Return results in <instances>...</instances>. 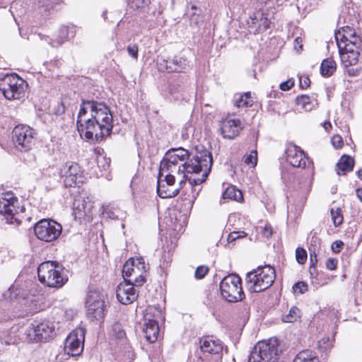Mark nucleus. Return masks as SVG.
<instances>
[{
  "mask_svg": "<svg viewBox=\"0 0 362 362\" xmlns=\"http://www.w3.org/2000/svg\"><path fill=\"white\" fill-rule=\"evenodd\" d=\"M293 289L294 292L298 291L300 293H304L308 291V284L303 281H298L293 286Z\"/></svg>",
  "mask_w": 362,
  "mask_h": 362,
  "instance_id": "obj_49",
  "label": "nucleus"
},
{
  "mask_svg": "<svg viewBox=\"0 0 362 362\" xmlns=\"http://www.w3.org/2000/svg\"><path fill=\"white\" fill-rule=\"evenodd\" d=\"M240 119H230L223 120L221 124V133L223 138L232 139L237 136L241 129Z\"/></svg>",
  "mask_w": 362,
  "mask_h": 362,
  "instance_id": "obj_19",
  "label": "nucleus"
},
{
  "mask_svg": "<svg viewBox=\"0 0 362 362\" xmlns=\"http://www.w3.org/2000/svg\"><path fill=\"white\" fill-rule=\"evenodd\" d=\"M158 64L160 69H165L169 73H184L191 69L190 62L188 59L181 56H175L173 59L168 60L163 59Z\"/></svg>",
  "mask_w": 362,
  "mask_h": 362,
  "instance_id": "obj_14",
  "label": "nucleus"
},
{
  "mask_svg": "<svg viewBox=\"0 0 362 362\" xmlns=\"http://www.w3.org/2000/svg\"><path fill=\"white\" fill-rule=\"evenodd\" d=\"M278 344L276 341H259L250 354L248 362H276Z\"/></svg>",
  "mask_w": 362,
  "mask_h": 362,
  "instance_id": "obj_9",
  "label": "nucleus"
},
{
  "mask_svg": "<svg viewBox=\"0 0 362 362\" xmlns=\"http://www.w3.org/2000/svg\"><path fill=\"white\" fill-rule=\"evenodd\" d=\"M294 48L297 52H300L303 49V40L300 37H297L294 40Z\"/></svg>",
  "mask_w": 362,
  "mask_h": 362,
  "instance_id": "obj_60",
  "label": "nucleus"
},
{
  "mask_svg": "<svg viewBox=\"0 0 362 362\" xmlns=\"http://www.w3.org/2000/svg\"><path fill=\"white\" fill-rule=\"evenodd\" d=\"M269 24L270 21H269V19L267 17L264 16L263 13H261L260 23L258 25L259 28L265 30L267 28H269Z\"/></svg>",
  "mask_w": 362,
  "mask_h": 362,
  "instance_id": "obj_52",
  "label": "nucleus"
},
{
  "mask_svg": "<svg viewBox=\"0 0 362 362\" xmlns=\"http://www.w3.org/2000/svg\"><path fill=\"white\" fill-rule=\"evenodd\" d=\"M128 54L135 59L138 58L139 47L136 44L129 45L127 46Z\"/></svg>",
  "mask_w": 362,
  "mask_h": 362,
  "instance_id": "obj_50",
  "label": "nucleus"
},
{
  "mask_svg": "<svg viewBox=\"0 0 362 362\" xmlns=\"http://www.w3.org/2000/svg\"><path fill=\"white\" fill-rule=\"evenodd\" d=\"M213 164L211 153L204 150L197 152L187 160L186 163L170 162V158L164 156L160 164V174L165 173L175 175H184V177L188 180L192 189L193 202L199 194L201 188L197 187L203 183L207 178Z\"/></svg>",
  "mask_w": 362,
  "mask_h": 362,
  "instance_id": "obj_2",
  "label": "nucleus"
},
{
  "mask_svg": "<svg viewBox=\"0 0 362 362\" xmlns=\"http://www.w3.org/2000/svg\"><path fill=\"white\" fill-rule=\"evenodd\" d=\"M336 62L331 58L324 59L320 66V73L323 76H330L336 71Z\"/></svg>",
  "mask_w": 362,
  "mask_h": 362,
  "instance_id": "obj_29",
  "label": "nucleus"
},
{
  "mask_svg": "<svg viewBox=\"0 0 362 362\" xmlns=\"http://www.w3.org/2000/svg\"><path fill=\"white\" fill-rule=\"evenodd\" d=\"M296 103L302 109L305 111H310L313 108V103L311 102L309 96L306 95H301L296 98Z\"/></svg>",
  "mask_w": 362,
  "mask_h": 362,
  "instance_id": "obj_35",
  "label": "nucleus"
},
{
  "mask_svg": "<svg viewBox=\"0 0 362 362\" xmlns=\"http://www.w3.org/2000/svg\"><path fill=\"white\" fill-rule=\"evenodd\" d=\"M209 272V267L206 266H199L196 269L194 276L197 279H203Z\"/></svg>",
  "mask_w": 362,
  "mask_h": 362,
  "instance_id": "obj_47",
  "label": "nucleus"
},
{
  "mask_svg": "<svg viewBox=\"0 0 362 362\" xmlns=\"http://www.w3.org/2000/svg\"><path fill=\"white\" fill-rule=\"evenodd\" d=\"M79 166L76 163L67 162L61 170L62 177H64V182L66 187L76 185L77 175L79 173Z\"/></svg>",
  "mask_w": 362,
  "mask_h": 362,
  "instance_id": "obj_18",
  "label": "nucleus"
},
{
  "mask_svg": "<svg viewBox=\"0 0 362 362\" xmlns=\"http://www.w3.org/2000/svg\"><path fill=\"white\" fill-rule=\"evenodd\" d=\"M92 204L87 202L83 197H77L73 202V215L76 219H84L89 216Z\"/></svg>",
  "mask_w": 362,
  "mask_h": 362,
  "instance_id": "obj_20",
  "label": "nucleus"
},
{
  "mask_svg": "<svg viewBox=\"0 0 362 362\" xmlns=\"http://www.w3.org/2000/svg\"><path fill=\"white\" fill-rule=\"evenodd\" d=\"M244 162L247 165L255 167L257 163V151L254 150L249 155H246L244 157Z\"/></svg>",
  "mask_w": 362,
  "mask_h": 362,
  "instance_id": "obj_40",
  "label": "nucleus"
},
{
  "mask_svg": "<svg viewBox=\"0 0 362 362\" xmlns=\"http://www.w3.org/2000/svg\"><path fill=\"white\" fill-rule=\"evenodd\" d=\"M332 142L333 146L336 148H341L343 144L342 139L339 136H333Z\"/></svg>",
  "mask_w": 362,
  "mask_h": 362,
  "instance_id": "obj_61",
  "label": "nucleus"
},
{
  "mask_svg": "<svg viewBox=\"0 0 362 362\" xmlns=\"http://www.w3.org/2000/svg\"><path fill=\"white\" fill-rule=\"evenodd\" d=\"M286 160L294 168H305L309 158L301 148L296 145L290 144L286 150Z\"/></svg>",
  "mask_w": 362,
  "mask_h": 362,
  "instance_id": "obj_15",
  "label": "nucleus"
},
{
  "mask_svg": "<svg viewBox=\"0 0 362 362\" xmlns=\"http://www.w3.org/2000/svg\"><path fill=\"white\" fill-rule=\"evenodd\" d=\"M59 34L66 40L70 37H74L75 35L74 31L69 32V27L65 25L60 27Z\"/></svg>",
  "mask_w": 362,
  "mask_h": 362,
  "instance_id": "obj_48",
  "label": "nucleus"
},
{
  "mask_svg": "<svg viewBox=\"0 0 362 362\" xmlns=\"http://www.w3.org/2000/svg\"><path fill=\"white\" fill-rule=\"evenodd\" d=\"M275 274V269L269 265L258 267L247 274L246 286L251 292L263 291L273 284L276 277Z\"/></svg>",
  "mask_w": 362,
  "mask_h": 362,
  "instance_id": "obj_4",
  "label": "nucleus"
},
{
  "mask_svg": "<svg viewBox=\"0 0 362 362\" xmlns=\"http://www.w3.org/2000/svg\"><path fill=\"white\" fill-rule=\"evenodd\" d=\"M355 32L353 30V29L349 26H343L341 30H339L335 33V37L337 42V45L343 44L344 42H346L349 39V37H351L353 34H354Z\"/></svg>",
  "mask_w": 362,
  "mask_h": 362,
  "instance_id": "obj_30",
  "label": "nucleus"
},
{
  "mask_svg": "<svg viewBox=\"0 0 362 362\" xmlns=\"http://www.w3.org/2000/svg\"><path fill=\"white\" fill-rule=\"evenodd\" d=\"M56 0H43L41 6L45 8V11H49L51 9H54L55 6Z\"/></svg>",
  "mask_w": 362,
  "mask_h": 362,
  "instance_id": "obj_51",
  "label": "nucleus"
},
{
  "mask_svg": "<svg viewBox=\"0 0 362 362\" xmlns=\"http://www.w3.org/2000/svg\"><path fill=\"white\" fill-rule=\"evenodd\" d=\"M220 290L223 298L230 303L240 301L245 296L241 278L236 274L225 276L220 283Z\"/></svg>",
  "mask_w": 362,
  "mask_h": 362,
  "instance_id": "obj_7",
  "label": "nucleus"
},
{
  "mask_svg": "<svg viewBox=\"0 0 362 362\" xmlns=\"http://www.w3.org/2000/svg\"><path fill=\"white\" fill-rule=\"evenodd\" d=\"M134 269L136 271L135 273L136 274H137V273H141V272H147V267L142 258L134 259Z\"/></svg>",
  "mask_w": 362,
  "mask_h": 362,
  "instance_id": "obj_43",
  "label": "nucleus"
},
{
  "mask_svg": "<svg viewBox=\"0 0 362 362\" xmlns=\"http://www.w3.org/2000/svg\"><path fill=\"white\" fill-rule=\"evenodd\" d=\"M48 37H46L45 40L47 41L48 44L53 47H58L62 45L64 43V42L66 41V40L64 38L62 35H60L59 33L57 37L54 40L50 39L48 40Z\"/></svg>",
  "mask_w": 362,
  "mask_h": 362,
  "instance_id": "obj_42",
  "label": "nucleus"
},
{
  "mask_svg": "<svg viewBox=\"0 0 362 362\" xmlns=\"http://www.w3.org/2000/svg\"><path fill=\"white\" fill-rule=\"evenodd\" d=\"M146 272H141V273L133 275L132 277L128 280L132 281V284H133L134 286H141L146 281Z\"/></svg>",
  "mask_w": 362,
  "mask_h": 362,
  "instance_id": "obj_38",
  "label": "nucleus"
},
{
  "mask_svg": "<svg viewBox=\"0 0 362 362\" xmlns=\"http://www.w3.org/2000/svg\"><path fill=\"white\" fill-rule=\"evenodd\" d=\"M145 315V322L143 326V333L149 343H153L158 339L159 327L158 322L154 319L147 318Z\"/></svg>",
  "mask_w": 362,
  "mask_h": 362,
  "instance_id": "obj_21",
  "label": "nucleus"
},
{
  "mask_svg": "<svg viewBox=\"0 0 362 362\" xmlns=\"http://www.w3.org/2000/svg\"><path fill=\"white\" fill-rule=\"evenodd\" d=\"M347 72L349 76H356L357 74V70L354 69H349L347 70Z\"/></svg>",
  "mask_w": 362,
  "mask_h": 362,
  "instance_id": "obj_63",
  "label": "nucleus"
},
{
  "mask_svg": "<svg viewBox=\"0 0 362 362\" xmlns=\"http://www.w3.org/2000/svg\"><path fill=\"white\" fill-rule=\"evenodd\" d=\"M87 315L92 320H102L106 313L105 296L98 291L88 293L86 302Z\"/></svg>",
  "mask_w": 362,
  "mask_h": 362,
  "instance_id": "obj_12",
  "label": "nucleus"
},
{
  "mask_svg": "<svg viewBox=\"0 0 362 362\" xmlns=\"http://www.w3.org/2000/svg\"><path fill=\"white\" fill-rule=\"evenodd\" d=\"M293 362H320L316 354L310 349L300 351L293 360Z\"/></svg>",
  "mask_w": 362,
  "mask_h": 362,
  "instance_id": "obj_28",
  "label": "nucleus"
},
{
  "mask_svg": "<svg viewBox=\"0 0 362 362\" xmlns=\"http://www.w3.org/2000/svg\"><path fill=\"white\" fill-rule=\"evenodd\" d=\"M35 130L29 126H16L11 132L12 141L16 149L25 153L30 151L35 144Z\"/></svg>",
  "mask_w": 362,
  "mask_h": 362,
  "instance_id": "obj_8",
  "label": "nucleus"
},
{
  "mask_svg": "<svg viewBox=\"0 0 362 362\" xmlns=\"http://www.w3.org/2000/svg\"><path fill=\"white\" fill-rule=\"evenodd\" d=\"M296 258L297 262L303 264L307 260V252L302 247H298L296 250Z\"/></svg>",
  "mask_w": 362,
  "mask_h": 362,
  "instance_id": "obj_41",
  "label": "nucleus"
},
{
  "mask_svg": "<svg viewBox=\"0 0 362 362\" xmlns=\"http://www.w3.org/2000/svg\"><path fill=\"white\" fill-rule=\"evenodd\" d=\"M344 246V243L341 240L334 241L331 246L332 250L334 253H339L341 252Z\"/></svg>",
  "mask_w": 362,
  "mask_h": 362,
  "instance_id": "obj_54",
  "label": "nucleus"
},
{
  "mask_svg": "<svg viewBox=\"0 0 362 362\" xmlns=\"http://www.w3.org/2000/svg\"><path fill=\"white\" fill-rule=\"evenodd\" d=\"M39 281L48 287L61 288L68 281L67 270L57 261H47L37 268Z\"/></svg>",
  "mask_w": 362,
  "mask_h": 362,
  "instance_id": "obj_3",
  "label": "nucleus"
},
{
  "mask_svg": "<svg viewBox=\"0 0 362 362\" xmlns=\"http://www.w3.org/2000/svg\"><path fill=\"white\" fill-rule=\"evenodd\" d=\"M300 317V310L296 306H292L288 313L282 317L284 322H294L297 321Z\"/></svg>",
  "mask_w": 362,
  "mask_h": 362,
  "instance_id": "obj_33",
  "label": "nucleus"
},
{
  "mask_svg": "<svg viewBox=\"0 0 362 362\" xmlns=\"http://www.w3.org/2000/svg\"><path fill=\"white\" fill-rule=\"evenodd\" d=\"M172 185L163 182L160 177H158L157 193L163 199L172 198L177 196L180 192V187L173 188Z\"/></svg>",
  "mask_w": 362,
  "mask_h": 362,
  "instance_id": "obj_22",
  "label": "nucleus"
},
{
  "mask_svg": "<svg viewBox=\"0 0 362 362\" xmlns=\"http://www.w3.org/2000/svg\"><path fill=\"white\" fill-rule=\"evenodd\" d=\"M2 86L1 93L6 99H18L24 92L25 81L15 73H7L1 77Z\"/></svg>",
  "mask_w": 362,
  "mask_h": 362,
  "instance_id": "obj_10",
  "label": "nucleus"
},
{
  "mask_svg": "<svg viewBox=\"0 0 362 362\" xmlns=\"http://www.w3.org/2000/svg\"><path fill=\"white\" fill-rule=\"evenodd\" d=\"M66 107L63 101L57 104V105L54 107V112L57 115H61L65 112Z\"/></svg>",
  "mask_w": 362,
  "mask_h": 362,
  "instance_id": "obj_57",
  "label": "nucleus"
},
{
  "mask_svg": "<svg viewBox=\"0 0 362 362\" xmlns=\"http://www.w3.org/2000/svg\"><path fill=\"white\" fill-rule=\"evenodd\" d=\"M165 156L170 158V162H179L186 163L187 160L192 158L190 157V154L187 150L183 148H172L168 151L165 155Z\"/></svg>",
  "mask_w": 362,
  "mask_h": 362,
  "instance_id": "obj_23",
  "label": "nucleus"
},
{
  "mask_svg": "<svg viewBox=\"0 0 362 362\" xmlns=\"http://www.w3.org/2000/svg\"><path fill=\"white\" fill-rule=\"evenodd\" d=\"M354 166V160L351 156L344 155L337 164L336 171L338 175H345L346 173L353 170Z\"/></svg>",
  "mask_w": 362,
  "mask_h": 362,
  "instance_id": "obj_25",
  "label": "nucleus"
},
{
  "mask_svg": "<svg viewBox=\"0 0 362 362\" xmlns=\"http://www.w3.org/2000/svg\"><path fill=\"white\" fill-rule=\"evenodd\" d=\"M356 194H357V197H358V199L361 200V202H362V188H360V189H357L356 190Z\"/></svg>",
  "mask_w": 362,
  "mask_h": 362,
  "instance_id": "obj_64",
  "label": "nucleus"
},
{
  "mask_svg": "<svg viewBox=\"0 0 362 362\" xmlns=\"http://www.w3.org/2000/svg\"><path fill=\"white\" fill-rule=\"evenodd\" d=\"M331 216L333 224L336 227L340 226L343 223L344 218L341 214V210L339 208H337V209H332Z\"/></svg>",
  "mask_w": 362,
  "mask_h": 362,
  "instance_id": "obj_37",
  "label": "nucleus"
},
{
  "mask_svg": "<svg viewBox=\"0 0 362 362\" xmlns=\"http://www.w3.org/2000/svg\"><path fill=\"white\" fill-rule=\"evenodd\" d=\"M338 260L336 258H329L326 262V267L329 270H335L337 267Z\"/></svg>",
  "mask_w": 362,
  "mask_h": 362,
  "instance_id": "obj_53",
  "label": "nucleus"
},
{
  "mask_svg": "<svg viewBox=\"0 0 362 362\" xmlns=\"http://www.w3.org/2000/svg\"><path fill=\"white\" fill-rule=\"evenodd\" d=\"M200 353L196 362H219L222 358L223 342L213 336L202 337L199 341Z\"/></svg>",
  "mask_w": 362,
  "mask_h": 362,
  "instance_id": "obj_6",
  "label": "nucleus"
},
{
  "mask_svg": "<svg viewBox=\"0 0 362 362\" xmlns=\"http://www.w3.org/2000/svg\"><path fill=\"white\" fill-rule=\"evenodd\" d=\"M136 270L134 269V259H129L123 266L122 274L124 281H128L127 278L131 279L133 275L136 274Z\"/></svg>",
  "mask_w": 362,
  "mask_h": 362,
  "instance_id": "obj_34",
  "label": "nucleus"
},
{
  "mask_svg": "<svg viewBox=\"0 0 362 362\" xmlns=\"http://www.w3.org/2000/svg\"><path fill=\"white\" fill-rule=\"evenodd\" d=\"M185 78H180L173 81L169 84V93L175 100H180L182 98V93L185 90Z\"/></svg>",
  "mask_w": 362,
  "mask_h": 362,
  "instance_id": "obj_24",
  "label": "nucleus"
},
{
  "mask_svg": "<svg viewBox=\"0 0 362 362\" xmlns=\"http://www.w3.org/2000/svg\"><path fill=\"white\" fill-rule=\"evenodd\" d=\"M20 207L18 197L11 191L1 192V216L5 223L16 228L21 223L19 218Z\"/></svg>",
  "mask_w": 362,
  "mask_h": 362,
  "instance_id": "obj_5",
  "label": "nucleus"
},
{
  "mask_svg": "<svg viewBox=\"0 0 362 362\" xmlns=\"http://www.w3.org/2000/svg\"><path fill=\"white\" fill-rule=\"evenodd\" d=\"M4 297L9 300L16 299L20 296V291L16 288V286H11L8 291L4 293Z\"/></svg>",
  "mask_w": 362,
  "mask_h": 362,
  "instance_id": "obj_39",
  "label": "nucleus"
},
{
  "mask_svg": "<svg viewBox=\"0 0 362 362\" xmlns=\"http://www.w3.org/2000/svg\"><path fill=\"white\" fill-rule=\"evenodd\" d=\"M240 237H241V235H239L238 232H235V231L232 232V233H229V235H228V241L233 242L235 240H237L238 238H239Z\"/></svg>",
  "mask_w": 362,
  "mask_h": 362,
  "instance_id": "obj_62",
  "label": "nucleus"
},
{
  "mask_svg": "<svg viewBox=\"0 0 362 362\" xmlns=\"http://www.w3.org/2000/svg\"><path fill=\"white\" fill-rule=\"evenodd\" d=\"M261 233L264 238L269 239V238L272 237L273 233L272 226L268 224L265 225V226L262 228Z\"/></svg>",
  "mask_w": 362,
  "mask_h": 362,
  "instance_id": "obj_56",
  "label": "nucleus"
},
{
  "mask_svg": "<svg viewBox=\"0 0 362 362\" xmlns=\"http://www.w3.org/2000/svg\"><path fill=\"white\" fill-rule=\"evenodd\" d=\"M117 300L122 304L128 305L137 298V294L131 280L120 283L117 288Z\"/></svg>",
  "mask_w": 362,
  "mask_h": 362,
  "instance_id": "obj_17",
  "label": "nucleus"
},
{
  "mask_svg": "<svg viewBox=\"0 0 362 362\" xmlns=\"http://www.w3.org/2000/svg\"><path fill=\"white\" fill-rule=\"evenodd\" d=\"M310 83V78L308 76L300 77V87L303 89L307 88L309 87Z\"/></svg>",
  "mask_w": 362,
  "mask_h": 362,
  "instance_id": "obj_59",
  "label": "nucleus"
},
{
  "mask_svg": "<svg viewBox=\"0 0 362 362\" xmlns=\"http://www.w3.org/2000/svg\"><path fill=\"white\" fill-rule=\"evenodd\" d=\"M127 4L130 8L139 12L148 13L152 8L150 6L151 0H127Z\"/></svg>",
  "mask_w": 362,
  "mask_h": 362,
  "instance_id": "obj_27",
  "label": "nucleus"
},
{
  "mask_svg": "<svg viewBox=\"0 0 362 362\" xmlns=\"http://www.w3.org/2000/svg\"><path fill=\"white\" fill-rule=\"evenodd\" d=\"M78 132L86 139L101 141L112 133L113 117L110 107L94 99H82L78 113Z\"/></svg>",
  "mask_w": 362,
  "mask_h": 362,
  "instance_id": "obj_1",
  "label": "nucleus"
},
{
  "mask_svg": "<svg viewBox=\"0 0 362 362\" xmlns=\"http://www.w3.org/2000/svg\"><path fill=\"white\" fill-rule=\"evenodd\" d=\"M111 332L112 335L120 340L122 344L126 343V332L121 323L118 322H115L112 326Z\"/></svg>",
  "mask_w": 362,
  "mask_h": 362,
  "instance_id": "obj_31",
  "label": "nucleus"
},
{
  "mask_svg": "<svg viewBox=\"0 0 362 362\" xmlns=\"http://www.w3.org/2000/svg\"><path fill=\"white\" fill-rule=\"evenodd\" d=\"M338 46V48H339V50H346V52L349 51V49H350V51L351 50H356L358 52H360L361 51V45H355V44H351V43H348L347 41L346 42H344L343 44L341 45H337Z\"/></svg>",
  "mask_w": 362,
  "mask_h": 362,
  "instance_id": "obj_44",
  "label": "nucleus"
},
{
  "mask_svg": "<svg viewBox=\"0 0 362 362\" xmlns=\"http://www.w3.org/2000/svg\"><path fill=\"white\" fill-rule=\"evenodd\" d=\"M235 105L238 107L252 106V100L250 98V93H247L245 95H240L238 98L235 99Z\"/></svg>",
  "mask_w": 362,
  "mask_h": 362,
  "instance_id": "obj_36",
  "label": "nucleus"
},
{
  "mask_svg": "<svg viewBox=\"0 0 362 362\" xmlns=\"http://www.w3.org/2000/svg\"><path fill=\"white\" fill-rule=\"evenodd\" d=\"M349 39H347L348 43L355 44V45H361L362 41L361 40V37L356 35V33L351 35V37H349Z\"/></svg>",
  "mask_w": 362,
  "mask_h": 362,
  "instance_id": "obj_58",
  "label": "nucleus"
},
{
  "mask_svg": "<svg viewBox=\"0 0 362 362\" xmlns=\"http://www.w3.org/2000/svg\"><path fill=\"white\" fill-rule=\"evenodd\" d=\"M222 196L224 199H228L235 201L243 199V194L241 191L235 189L234 186L228 187L223 192Z\"/></svg>",
  "mask_w": 362,
  "mask_h": 362,
  "instance_id": "obj_32",
  "label": "nucleus"
},
{
  "mask_svg": "<svg viewBox=\"0 0 362 362\" xmlns=\"http://www.w3.org/2000/svg\"><path fill=\"white\" fill-rule=\"evenodd\" d=\"M84 331L82 329L71 332L66 338L65 348L69 354L72 356L79 355L83 349L84 340Z\"/></svg>",
  "mask_w": 362,
  "mask_h": 362,
  "instance_id": "obj_16",
  "label": "nucleus"
},
{
  "mask_svg": "<svg viewBox=\"0 0 362 362\" xmlns=\"http://www.w3.org/2000/svg\"><path fill=\"white\" fill-rule=\"evenodd\" d=\"M54 331V327L51 322H34L28 327L27 336L30 340L41 341L50 337Z\"/></svg>",
  "mask_w": 362,
  "mask_h": 362,
  "instance_id": "obj_13",
  "label": "nucleus"
},
{
  "mask_svg": "<svg viewBox=\"0 0 362 362\" xmlns=\"http://www.w3.org/2000/svg\"><path fill=\"white\" fill-rule=\"evenodd\" d=\"M119 211L117 210V211H115V210L109 208V207H104V209H103V216L104 217L107 218H110V219H112V220H116V219H118V214H117V212H118Z\"/></svg>",
  "mask_w": 362,
  "mask_h": 362,
  "instance_id": "obj_46",
  "label": "nucleus"
},
{
  "mask_svg": "<svg viewBox=\"0 0 362 362\" xmlns=\"http://www.w3.org/2000/svg\"><path fill=\"white\" fill-rule=\"evenodd\" d=\"M62 231V225L53 220L42 219L34 226V233L36 237L47 243L57 240L60 236Z\"/></svg>",
  "mask_w": 362,
  "mask_h": 362,
  "instance_id": "obj_11",
  "label": "nucleus"
},
{
  "mask_svg": "<svg viewBox=\"0 0 362 362\" xmlns=\"http://www.w3.org/2000/svg\"><path fill=\"white\" fill-rule=\"evenodd\" d=\"M294 86V81L293 79H288L286 81L282 82L280 84V89L286 91L290 90Z\"/></svg>",
  "mask_w": 362,
  "mask_h": 362,
  "instance_id": "obj_55",
  "label": "nucleus"
},
{
  "mask_svg": "<svg viewBox=\"0 0 362 362\" xmlns=\"http://www.w3.org/2000/svg\"><path fill=\"white\" fill-rule=\"evenodd\" d=\"M158 177H160L163 182L168 185L173 186L175 184V175L173 174L165 173L161 175L159 172Z\"/></svg>",
  "mask_w": 362,
  "mask_h": 362,
  "instance_id": "obj_45",
  "label": "nucleus"
},
{
  "mask_svg": "<svg viewBox=\"0 0 362 362\" xmlns=\"http://www.w3.org/2000/svg\"><path fill=\"white\" fill-rule=\"evenodd\" d=\"M340 58L341 62L344 64L345 66H349L355 65L358 61L360 55V52L356 50L349 49V51L346 50H339Z\"/></svg>",
  "mask_w": 362,
  "mask_h": 362,
  "instance_id": "obj_26",
  "label": "nucleus"
}]
</instances>
